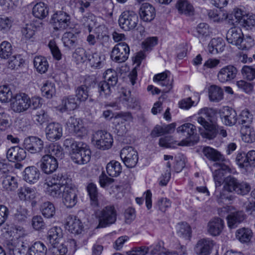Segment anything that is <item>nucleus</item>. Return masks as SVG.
Returning a JSON list of instances; mask_svg holds the SVG:
<instances>
[{"mask_svg": "<svg viewBox=\"0 0 255 255\" xmlns=\"http://www.w3.org/2000/svg\"><path fill=\"white\" fill-rule=\"evenodd\" d=\"M40 168L45 174H50L54 172L58 168V163L55 157L48 155L43 156L40 160Z\"/></svg>", "mask_w": 255, "mask_h": 255, "instance_id": "aec40b11", "label": "nucleus"}, {"mask_svg": "<svg viewBox=\"0 0 255 255\" xmlns=\"http://www.w3.org/2000/svg\"><path fill=\"white\" fill-rule=\"evenodd\" d=\"M129 51V47L126 43L120 42L113 48L111 57L116 62H124L128 59Z\"/></svg>", "mask_w": 255, "mask_h": 255, "instance_id": "2eb2a0df", "label": "nucleus"}, {"mask_svg": "<svg viewBox=\"0 0 255 255\" xmlns=\"http://www.w3.org/2000/svg\"><path fill=\"white\" fill-rule=\"evenodd\" d=\"M132 120V116L131 113L128 112H120L115 115L113 117V124L119 135L126 133L128 128L125 123L131 122Z\"/></svg>", "mask_w": 255, "mask_h": 255, "instance_id": "9d476101", "label": "nucleus"}, {"mask_svg": "<svg viewBox=\"0 0 255 255\" xmlns=\"http://www.w3.org/2000/svg\"><path fill=\"white\" fill-rule=\"evenodd\" d=\"M48 154L52 156L59 158H62L63 156V149L61 146L57 143H51L48 147Z\"/></svg>", "mask_w": 255, "mask_h": 255, "instance_id": "6e6d98bb", "label": "nucleus"}, {"mask_svg": "<svg viewBox=\"0 0 255 255\" xmlns=\"http://www.w3.org/2000/svg\"><path fill=\"white\" fill-rule=\"evenodd\" d=\"M106 170L109 175L112 177H117L121 173L122 168L119 162L112 160L107 165Z\"/></svg>", "mask_w": 255, "mask_h": 255, "instance_id": "a18cd8bd", "label": "nucleus"}, {"mask_svg": "<svg viewBox=\"0 0 255 255\" xmlns=\"http://www.w3.org/2000/svg\"><path fill=\"white\" fill-rule=\"evenodd\" d=\"M237 43L236 47L242 50H248L255 44L254 40L251 36H246L245 37L244 35L239 43Z\"/></svg>", "mask_w": 255, "mask_h": 255, "instance_id": "5fc2aeb1", "label": "nucleus"}, {"mask_svg": "<svg viewBox=\"0 0 255 255\" xmlns=\"http://www.w3.org/2000/svg\"><path fill=\"white\" fill-rule=\"evenodd\" d=\"M12 92L8 86L3 85L0 86V101L2 103H7L13 98Z\"/></svg>", "mask_w": 255, "mask_h": 255, "instance_id": "4d7b16f0", "label": "nucleus"}, {"mask_svg": "<svg viewBox=\"0 0 255 255\" xmlns=\"http://www.w3.org/2000/svg\"><path fill=\"white\" fill-rule=\"evenodd\" d=\"M93 141L97 148L106 150L110 148L113 143L112 135L104 130L97 131L93 136Z\"/></svg>", "mask_w": 255, "mask_h": 255, "instance_id": "f8f14e48", "label": "nucleus"}, {"mask_svg": "<svg viewBox=\"0 0 255 255\" xmlns=\"http://www.w3.org/2000/svg\"><path fill=\"white\" fill-rule=\"evenodd\" d=\"M225 47V42L221 38H214L208 44V50L211 54H216L222 52Z\"/></svg>", "mask_w": 255, "mask_h": 255, "instance_id": "7c9ffc66", "label": "nucleus"}, {"mask_svg": "<svg viewBox=\"0 0 255 255\" xmlns=\"http://www.w3.org/2000/svg\"><path fill=\"white\" fill-rule=\"evenodd\" d=\"M69 178L63 173H58L47 177L43 185V189L46 195L54 199L61 197L63 189L66 186Z\"/></svg>", "mask_w": 255, "mask_h": 255, "instance_id": "f257e3e1", "label": "nucleus"}, {"mask_svg": "<svg viewBox=\"0 0 255 255\" xmlns=\"http://www.w3.org/2000/svg\"><path fill=\"white\" fill-rule=\"evenodd\" d=\"M2 186L8 192L14 191L18 187L16 178L11 175L5 176L2 180Z\"/></svg>", "mask_w": 255, "mask_h": 255, "instance_id": "a19ab883", "label": "nucleus"}, {"mask_svg": "<svg viewBox=\"0 0 255 255\" xmlns=\"http://www.w3.org/2000/svg\"><path fill=\"white\" fill-rule=\"evenodd\" d=\"M65 227L69 232L74 234H80L83 229V225L81 221L74 216L67 217Z\"/></svg>", "mask_w": 255, "mask_h": 255, "instance_id": "393cba45", "label": "nucleus"}, {"mask_svg": "<svg viewBox=\"0 0 255 255\" xmlns=\"http://www.w3.org/2000/svg\"><path fill=\"white\" fill-rule=\"evenodd\" d=\"M42 214L46 218L53 217L55 213V208L54 205L50 202H45L41 206Z\"/></svg>", "mask_w": 255, "mask_h": 255, "instance_id": "3c124183", "label": "nucleus"}, {"mask_svg": "<svg viewBox=\"0 0 255 255\" xmlns=\"http://www.w3.org/2000/svg\"><path fill=\"white\" fill-rule=\"evenodd\" d=\"M24 147L25 149L31 153H36L41 152L43 148V141L36 136H30L24 140Z\"/></svg>", "mask_w": 255, "mask_h": 255, "instance_id": "a211bd4d", "label": "nucleus"}, {"mask_svg": "<svg viewBox=\"0 0 255 255\" xmlns=\"http://www.w3.org/2000/svg\"><path fill=\"white\" fill-rule=\"evenodd\" d=\"M241 73L244 78L247 80L255 79V68L252 66H244L242 68Z\"/></svg>", "mask_w": 255, "mask_h": 255, "instance_id": "774afa93", "label": "nucleus"}, {"mask_svg": "<svg viewBox=\"0 0 255 255\" xmlns=\"http://www.w3.org/2000/svg\"><path fill=\"white\" fill-rule=\"evenodd\" d=\"M145 55L143 52L140 51L135 55L133 62L136 64L135 66L129 74V78L130 80H136L137 78V73L139 70V67L141 62L145 58Z\"/></svg>", "mask_w": 255, "mask_h": 255, "instance_id": "49530a36", "label": "nucleus"}, {"mask_svg": "<svg viewBox=\"0 0 255 255\" xmlns=\"http://www.w3.org/2000/svg\"><path fill=\"white\" fill-rule=\"evenodd\" d=\"M25 150L19 146H14L8 149L6 152V156L9 161L14 162L20 161L26 157Z\"/></svg>", "mask_w": 255, "mask_h": 255, "instance_id": "a878e982", "label": "nucleus"}, {"mask_svg": "<svg viewBox=\"0 0 255 255\" xmlns=\"http://www.w3.org/2000/svg\"><path fill=\"white\" fill-rule=\"evenodd\" d=\"M62 41L65 47L69 49H73L78 44V34L66 32L63 34Z\"/></svg>", "mask_w": 255, "mask_h": 255, "instance_id": "473e14b6", "label": "nucleus"}, {"mask_svg": "<svg viewBox=\"0 0 255 255\" xmlns=\"http://www.w3.org/2000/svg\"><path fill=\"white\" fill-rule=\"evenodd\" d=\"M238 74L237 68L229 65L222 68L219 71L217 77L219 80H234Z\"/></svg>", "mask_w": 255, "mask_h": 255, "instance_id": "bb28decb", "label": "nucleus"}, {"mask_svg": "<svg viewBox=\"0 0 255 255\" xmlns=\"http://www.w3.org/2000/svg\"><path fill=\"white\" fill-rule=\"evenodd\" d=\"M47 140L55 141L59 140L63 135V128L61 124L56 122L48 123L45 129Z\"/></svg>", "mask_w": 255, "mask_h": 255, "instance_id": "f3484780", "label": "nucleus"}, {"mask_svg": "<svg viewBox=\"0 0 255 255\" xmlns=\"http://www.w3.org/2000/svg\"><path fill=\"white\" fill-rule=\"evenodd\" d=\"M136 102V99L131 97L130 91L126 89L122 88V91L120 92V95L117 101L115 102L107 104L106 106L119 109V104L122 103L129 107H134L135 105H137Z\"/></svg>", "mask_w": 255, "mask_h": 255, "instance_id": "ddd939ff", "label": "nucleus"}, {"mask_svg": "<svg viewBox=\"0 0 255 255\" xmlns=\"http://www.w3.org/2000/svg\"><path fill=\"white\" fill-rule=\"evenodd\" d=\"M32 13L35 17L43 19L48 15V8L44 2H40L33 6Z\"/></svg>", "mask_w": 255, "mask_h": 255, "instance_id": "79ce46f5", "label": "nucleus"}, {"mask_svg": "<svg viewBox=\"0 0 255 255\" xmlns=\"http://www.w3.org/2000/svg\"><path fill=\"white\" fill-rule=\"evenodd\" d=\"M176 7L179 12L181 14L190 15L194 12L193 5L187 0H179Z\"/></svg>", "mask_w": 255, "mask_h": 255, "instance_id": "ea45409f", "label": "nucleus"}, {"mask_svg": "<svg viewBox=\"0 0 255 255\" xmlns=\"http://www.w3.org/2000/svg\"><path fill=\"white\" fill-rule=\"evenodd\" d=\"M33 65L36 71L40 74L45 73L49 68V63L47 59L42 56H36L33 60Z\"/></svg>", "mask_w": 255, "mask_h": 255, "instance_id": "e433bc0d", "label": "nucleus"}, {"mask_svg": "<svg viewBox=\"0 0 255 255\" xmlns=\"http://www.w3.org/2000/svg\"><path fill=\"white\" fill-rule=\"evenodd\" d=\"M138 22L137 14L133 11L127 10L122 13L119 18V24L121 28L129 31L135 28Z\"/></svg>", "mask_w": 255, "mask_h": 255, "instance_id": "6e6552de", "label": "nucleus"}, {"mask_svg": "<svg viewBox=\"0 0 255 255\" xmlns=\"http://www.w3.org/2000/svg\"><path fill=\"white\" fill-rule=\"evenodd\" d=\"M121 158L128 168L134 167L138 161L137 152L131 146L123 148L121 151Z\"/></svg>", "mask_w": 255, "mask_h": 255, "instance_id": "dca6fc26", "label": "nucleus"}, {"mask_svg": "<svg viewBox=\"0 0 255 255\" xmlns=\"http://www.w3.org/2000/svg\"><path fill=\"white\" fill-rule=\"evenodd\" d=\"M12 53L11 44L4 41L0 44V58L3 59H8Z\"/></svg>", "mask_w": 255, "mask_h": 255, "instance_id": "603ef678", "label": "nucleus"}, {"mask_svg": "<svg viewBox=\"0 0 255 255\" xmlns=\"http://www.w3.org/2000/svg\"><path fill=\"white\" fill-rule=\"evenodd\" d=\"M223 188L225 191L245 196L251 191V186L247 181L239 180L232 176H228L224 180Z\"/></svg>", "mask_w": 255, "mask_h": 255, "instance_id": "7ed1b4c3", "label": "nucleus"}, {"mask_svg": "<svg viewBox=\"0 0 255 255\" xmlns=\"http://www.w3.org/2000/svg\"><path fill=\"white\" fill-rule=\"evenodd\" d=\"M72 57L77 64L84 62L88 58L86 50L81 47L76 49Z\"/></svg>", "mask_w": 255, "mask_h": 255, "instance_id": "0e129e2a", "label": "nucleus"}, {"mask_svg": "<svg viewBox=\"0 0 255 255\" xmlns=\"http://www.w3.org/2000/svg\"><path fill=\"white\" fill-rule=\"evenodd\" d=\"M212 109L204 108L198 112L201 116L197 118V122L204 128V130H200L201 135L209 139L214 138L217 135L216 125L211 123L213 115Z\"/></svg>", "mask_w": 255, "mask_h": 255, "instance_id": "f03ea898", "label": "nucleus"}, {"mask_svg": "<svg viewBox=\"0 0 255 255\" xmlns=\"http://www.w3.org/2000/svg\"><path fill=\"white\" fill-rule=\"evenodd\" d=\"M199 37H204L210 36L211 29L209 25L206 23H199L196 28Z\"/></svg>", "mask_w": 255, "mask_h": 255, "instance_id": "338daca9", "label": "nucleus"}, {"mask_svg": "<svg viewBox=\"0 0 255 255\" xmlns=\"http://www.w3.org/2000/svg\"><path fill=\"white\" fill-rule=\"evenodd\" d=\"M78 107L76 98L73 96L63 97L61 104L58 106V110L62 113L75 110Z\"/></svg>", "mask_w": 255, "mask_h": 255, "instance_id": "cd10ccee", "label": "nucleus"}, {"mask_svg": "<svg viewBox=\"0 0 255 255\" xmlns=\"http://www.w3.org/2000/svg\"><path fill=\"white\" fill-rule=\"evenodd\" d=\"M208 15L210 19L213 22L221 23L229 19H232V14H228L227 12L217 9H211L208 12Z\"/></svg>", "mask_w": 255, "mask_h": 255, "instance_id": "c756f323", "label": "nucleus"}, {"mask_svg": "<svg viewBox=\"0 0 255 255\" xmlns=\"http://www.w3.org/2000/svg\"><path fill=\"white\" fill-rule=\"evenodd\" d=\"M47 234V239L51 245V247L49 250L50 253L51 249L53 248H57L61 245L67 247L65 244H59L63 236L62 231L60 227H53L51 228L48 231Z\"/></svg>", "mask_w": 255, "mask_h": 255, "instance_id": "6ab92c4d", "label": "nucleus"}, {"mask_svg": "<svg viewBox=\"0 0 255 255\" xmlns=\"http://www.w3.org/2000/svg\"><path fill=\"white\" fill-rule=\"evenodd\" d=\"M87 189L90 197L91 205L94 207L98 206V193L96 185L90 183L88 185Z\"/></svg>", "mask_w": 255, "mask_h": 255, "instance_id": "680f3d73", "label": "nucleus"}, {"mask_svg": "<svg viewBox=\"0 0 255 255\" xmlns=\"http://www.w3.org/2000/svg\"><path fill=\"white\" fill-rule=\"evenodd\" d=\"M178 236L184 240H189L191 237L192 230L190 225L185 222L179 223L177 226Z\"/></svg>", "mask_w": 255, "mask_h": 255, "instance_id": "4c0bfd02", "label": "nucleus"}, {"mask_svg": "<svg viewBox=\"0 0 255 255\" xmlns=\"http://www.w3.org/2000/svg\"><path fill=\"white\" fill-rule=\"evenodd\" d=\"M209 96L210 101L218 102L223 99V92L220 87L212 85L209 89Z\"/></svg>", "mask_w": 255, "mask_h": 255, "instance_id": "de8ad7c7", "label": "nucleus"}, {"mask_svg": "<svg viewBox=\"0 0 255 255\" xmlns=\"http://www.w3.org/2000/svg\"><path fill=\"white\" fill-rule=\"evenodd\" d=\"M213 241L203 239L199 240L195 248V251L198 255H209L213 247Z\"/></svg>", "mask_w": 255, "mask_h": 255, "instance_id": "b1692460", "label": "nucleus"}, {"mask_svg": "<svg viewBox=\"0 0 255 255\" xmlns=\"http://www.w3.org/2000/svg\"><path fill=\"white\" fill-rule=\"evenodd\" d=\"M243 36V33L241 29L238 27H234L228 31L226 39L229 43L237 46V43H239Z\"/></svg>", "mask_w": 255, "mask_h": 255, "instance_id": "2f4dec72", "label": "nucleus"}, {"mask_svg": "<svg viewBox=\"0 0 255 255\" xmlns=\"http://www.w3.org/2000/svg\"><path fill=\"white\" fill-rule=\"evenodd\" d=\"M92 67L95 68H100L104 64V58H102L101 56L97 52L90 55L88 58Z\"/></svg>", "mask_w": 255, "mask_h": 255, "instance_id": "69168bd1", "label": "nucleus"}, {"mask_svg": "<svg viewBox=\"0 0 255 255\" xmlns=\"http://www.w3.org/2000/svg\"><path fill=\"white\" fill-rule=\"evenodd\" d=\"M47 249L45 245L41 242L34 243L29 248V255H46Z\"/></svg>", "mask_w": 255, "mask_h": 255, "instance_id": "8fccbe9b", "label": "nucleus"}, {"mask_svg": "<svg viewBox=\"0 0 255 255\" xmlns=\"http://www.w3.org/2000/svg\"><path fill=\"white\" fill-rule=\"evenodd\" d=\"M236 162L238 166L246 171L251 169L247 153L245 152H239L236 157Z\"/></svg>", "mask_w": 255, "mask_h": 255, "instance_id": "c03bdc74", "label": "nucleus"}, {"mask_svg": "<svg viewBox=\"0 0 255 255\" xmlns=\"http://www.w3.org/2000/svg\"><path fill=\"white\" fill-rule=\"evenodd\" d=\"M236 238L243 243L248 242L250 241L252 237V231L248 228H242L237 231Z\"/></svg>", "mask_w": 255, "mask_h": 255, "instance_id": "864d4df0", "label": "nucleus"}, {"mask_svg": "<svg viewBox=\"0 0 255 255\" xmlns=\"http://www.w3.org/2000/svg\"><path fill=\"white\" fill-rule=\"evenodd\" d=\"M17 195L20 200L30 201L35 198L36 191L34 188L23 186L18 190Z\"/></svg>", "mask_w": 255, "mask_h": 255, "instance_id": "72a5a7b5", "label": "nucleus"}, {"mask_svg": "<svg viewBox=\"0 0 255 255\" xmlns=\"http://www.w3.org/2000/svg\"><path fill=\"white\" fill-rule=\"evenodd\" d=\"M31 224L33 229L37 231L43 230L46 228V223L40 215L33 216L31 219Z\"/></svg>", "mask_w": 255, "mask_h": 255, "instance_id": "13d9d810", "label": "nucleus"}, {"mask_svg": "<svg viewBox=\"0 0 255 255\" xmlns=\"http://www.w3.org/2000/svg\"><path fill=\"white\" fill-rule=\"evenodd\" d=\"M96 38L103 43L109 40L108 28L105 25H100L95 29Z\"/></svg>", "mask_w": 255, "mask_h": 255, "instance_id": "bf43d9fd", "label": "nucleus"}, {"mask_svg": "<svg viewBox=\"0 0 255 255\" xmlns=\"http://www.w3.org/2000/svg\"><path fill=\"white\" fill-rule=\"evenodd\" d=\"M11 108L17 113L26 111L31 106V100L29 96L25 93L17 94L11 99Z\"/></svg>", "mask_w": 255, "mask_h": 255, "instance_id": "0eeeda50", "label": "nucleus"}, {"mask_svg": "<svg viewBox=\"0 0 255 255\" xmlns=\"http://www.w3.org/2000/svg\"><path fill=\"white\" fill-rule=\"evenodd\" d=\"M224 227V221L219 218H214L211 220L207 224V231L208 233L213 236H219Z\"/></svg>", "mask_w": 255, "mask_h": 255, "instance_id": "4be33fe9", "label": "nucleus"}, {"mask_svg": "<svg viewBox=\"0 0 255 255\" xmlns=\"http://www.w3.org/2000/svg\"><path fill=\"white\" fill-rule=\"evenodd\" d=\"M253 119V115L246 109L242 110L239 115V122L242 126H251Z\"/></svg>", "mask_w": 255, "mask_h": 255, "instance_id": "09e8293b", "label": "nucleus"}, {"mask_svg": "<svg viewBox=\"0 0 255 255\" xmlns=\"http://www.w3.org/2000/svg\"><path fill=\"white\" fill-rule=\"evenodd\" d=\"M99 224L98 228H105L114 224L117 221V212L113 205H108L95 213Z\"/></svg>", "mask_w": 255, "mask_h": 255, "instance_id": "20e7f679", "label": "nucleus"}, {"mask_svg": "<svg viewBox=\"0 0 255 255\" xmlns=\"http://www.w3.org/2000/svg\"><path fill=\"white\" fill-rule=\"evenodd\" d=\"M177 133L184 136L187 139H190L191 141V138L196 133V127L189 123H185L178 127L176 129Z\"/></svg>", "mask_w": 255, "mask_h": 255, "instance_id": "f704fd0d", "label": "nucleus"}, {"mask_svg": "<svg viewBox=\"0 0 255 255\" xmlns=\"http://www.w3.org/2000/svg\"><path fill=\"white\" fill-rule=\"evenodd\" d=\"M220 116L222 123L226 126H232L237 121L236 112L229 107H225L221 110Z\"/></svg>", "mask_w": 255, "mask_h": 255, "instance_id": "412c9836", "label": "nucleus"}, {"mask_svg": "<svg viewBox=\"0 0 255 255\" xmlns=\"http://www.w3.org/2000/svg\"><path fill=\"white\" fill-rule=\"evenodd\" d=\"M139 14L143 21L150 22L155 16V8L149 3H143L140 6Z\"/></svg>", "mask_w": 255, "mask_h": 255, "instance_id": "5701e85b", "label": "nucleus"}, {"mask_svg": "<svg viewBox=\"0 0 255 255\" xmlns=\"http://www.w3.org/2000/svg\"><path fill=\"white\" fill-rule=\"evenodd\" d=\"M41 92L43 96L48 99L51 98L55 93V86L51 82L47 81L41 87Z\"/></svg>", "mask_w": 255, "mask_h": 255, "instance_id": "e2e57ef3", "label": "nucleus"}, {"mask_svg": "<svg viewBox=\"0 0 255 255\" xmlns=\"http://www.w3.org/2000/svg\"><path fill=\"white\" fill-rule=\"evenodd\" d=\"M204 156L213 161H223L224 157L219 152L210 147H205L203 149Z\"/></svg>", "mask_w": 255, "mask_h": 255, "instance_id": "37998d69", "label": "nucleus"}, {"mask_svg": "<svg viewBox=\"0 0 255 255\" xmlns=\"http://www.w3.org/2000/svg\"><path fill=\"white\" fill-rule=\"evenodd\" d=\"M70 153L72 160L77 164H86L91 159V151L89 146L84 142L76 150L70 151Z\"/></svg>", "mask_w": 255, "mask_h": 255, "instance_id": "423d86ee", "label": "nucleus"}, {"mask_svg": "<svg viewBox=\"0 0 255 255\" xmlns=\"http://www.w3.org/2000/svg\"><path fill=\"white\" fill-rule=\"evenodd\" d=\"M78 190L76 186L72 183L71 179L66 184L63 189L62 197L63 203L67 208L74 207L78 201Z\"/></svg>", "mask_w": 255, "mask_h": 255, "instance_id": "39448f33", "label": "nucleus"}, {"mask_svg": "<svg viewBox=\"0 0 255 255\" xmlns=\"http://www.w3.org/2000/svg\"><path fill=\"white\" fill-rule=\"evenodd\" d=\"M242 140L247 143L255 142V130L251 126H242L241 129Z\"/></svg>", "mask_w": 255, "mask_h": 255, "instance_id": "58836bf2", "label": "nucleus"}, {"mask_svg": "<svg viewBox=\"0 0 255 255\" xmlns=\"http://www.w3.org/2000/svg\"><path fill=\"white\" fill-rule=\"evenodd\" d=\"M66 128L69 132L78 136L87 134L88 130L83 125L82 120L74 116H71L66 121Z\"/></svg>", "mask_w": 255, "mask_h": 255, "instance_id": "1a4fd4ad", "label": "nucleus"}, {"mask_svg": "<svg viewBox=\"0 0 255 255\" xmlns=\"http://www.w3.org/2000/svg\"><path fill=\"white\" fill-rule=\"evenodd\" d=\"M70 246L72 248L68 253L67 247L61 245L57 248H53L50 250V253L52 255H73L76 250V242L74 240H70L69 241Z\"/></svg>", "mask_w": 255, "mask_h": 255, "instance_id": "c9c22d12", "label": "nucleus"}, {"mask_svg": "<svg viewBox=\"0 0 255 255\" xmlns=\"http://www.w3.org/2000/svg\"><path fill=\"white\" fill-rule=\"evenodd\" d=\"M223 211H227L229 214L227 217L228 227L231 229H234L243 222L245 216L243 211H236L233 206H227L222 209Z\"/></svg>", "mask_w": 255, "mask_h": 255, "instance_id": "4468645a", "label": "nucleus"}, {"mask_svg": "<svg viewBox=\"0 0 255 255\" xmlns=\"http://www.w3.org/2000/svg\"><path fill=\"white\" fill-rule=\"evenodd\" d=\"M117 81H101L98 84L99 90L100 94L102 95H109L111 93V85H116Z\"/></svg>", "mask_w": 255, "mask_h": 255, "instance_id": "052dcab7", "label": "nucleus"}, {"mask_svg": "<svg viewBox=\"0 0 255 255\" xmlns=\"http://www.w3.org/2000/svg\"><path fill=\"white\" fill-rule=\"evenodd\" d=\"M40 171L34 166H29L25 168L23 174L24 180L29 183H35L39 179Z\"/></svg>", "mask_w": 255, "mask_h": 255, "instance_id": "c85d7f7f", "label": "nucleus"}, {"mask_svg": "<svg viewBox=\"0 0 255 255\" xmlns=\"http://www.w3.org/2000/svg\"><path fill=\"white\" fill-rule=\"evenodd\" d=\"M71 17L69 14L63 11H58L52 16L51 22L55 30H63L70 24Z\"/></svg>", "mask_w": 255, "mask_h": 255, "instance_id": "9b49d317", "label": "nucleus"}]
</instances>
